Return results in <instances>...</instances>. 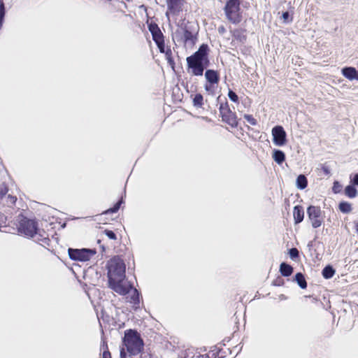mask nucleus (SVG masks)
Here are the masks:
<instances>
[{"instance_id":"c756f323","label":"nucleus","mask_w":358,"mask_h":358,"mask_svg":"<svg viewBox=\"0 0 358 358\" xmlns=\"http://www.w3.org/2000/svg\"><path fill=\"white\" fill-rule=\"evenodd\" d=\"M7 187L3 183H0V199H2L3 196L7 193Z\"/></svg>"},{"instance_id":"a211bd4d","label":"nucleus","mask_w":358,"mask_h":358,"mask_svg":"<svg viewBox=\"0 0 358 358\" xmlns=\"http://www.w3.org/2000/svg\"><path fill=\"white\" fill-rule=\"evenodd\" d=\"M273 159L278 164H281L285 159V155L281 150H275L273 153Z\"/></svg>"},{"instance_id":"dca6fc26","label":"nucleus","mask_w":358,"mask_h":358,"mask_svg":"<svg viewBox=\"0 0 358 358\" xmlns=\"http://www.w3.org/2000/svg\"><path fill=\"white\" fill-rule=\"evenodd\" d=\"M293 215L296 224L302 222L304 217V212L302 207L299 206H295L293 210Z\"/></svg>"},{"instance_id":"393cba45","label":"nucleus","mask_w":358,"mask_h":358,"mask_svg":"<svg viewBox=\"0 0 358 358\" xmlns=\"http://www.w3.org/2000/svg\"><path fill=\"white\" fill-rule=\"evenodd\" d=\"M130 292H131L130 302L136 303L138 301V293L137 290L136 289H133V287H131V289L129 290V293Z\"/></svg>"},{"instance_id":"4c0bfd02","label":"nucleus","mask_w":358,"mask_h":358,"mask_svg":"<svg viewBox=\"0 0 358 358\" xmlns=\"http://www.w3.org/2000/svg\"><path fill=\"white\" fill-rule=\"evenodd\" d=\"M102 358H111L110 353L108 350H104L103 352Z\"/></svg>"},{"instance_id":"c85d7f7f","label":"nucleus","mask_w":358,"mask_h":358,"mask_svg":"<svg viewBox=\"0 0 358 358\" xmlns=\"http://www.w3.org/2000/svg\"><path fill=\"white\" fill-rule=\"evenodd\" d=\"M228 96L230 99V100L236 103L238 101V97L237 94L232 90H229Z\"/></svg>"},{"instance_id":"f3484780","label":"nucleus","mask_w":358,"mask_h":358,"mask_svg":"<svg viewBox=\"0 0 358 358\" xmlns=\"http://www.w3.org/2000/svg\"><path fill=\"white\" fill-rule=\"evenodd\" d=\"M280 271L283 276L288 277L292 275L293 268L286 263H282L280 266Z\"/></svg>"},{"instance_id":"bb28decb","label":"nucleus","mask_w":358,"mask_h":358,"mask_svg":"<svg viewBox=\"0 0 358 358\" xmlns=\"http://www.w3.org/2000/svg\"><path fill=\"white\" fill-rule=\"evenodd\" d=\"M282 18L284 23H289L292 21V17L290 16L288 12H285L282 15Z\"/></svg>"},{"instance_id":"6ab92c4d","label":"nucleus","mask_w":358,"mask_h":358,"mask_svg":"<svg viewBox=\"0 0 358 358\" xmlns=\"http://www.w3.org/2000/svg\"><path fill=\"white\" fill-rule=\"evenodd\" d=\"M308 181L307 178L304 175H299L296 181V185L297 188L303 189L307 187Z\"/></svg>"},{"instance_id":"0eeeda50","label":"nucleus","mask_w":358,"mask_h":358,"mask_svg":"<svg viewBox=\"0 0 358 358\" xmlns=\"http://www.w3.org/2000/svg\"><path fill=\"white\" fill-rule=\"evenodd\" d=\"M69 254L72 259L85 262L89 260L95 252L87 249H69Z\"/></svg>"},{"instance_id":"39448f33","label":"nucleus","mask_w":358,"mask_h":358,"mask_svg":"<svg viewBox=\"0 0 358 358\" xmlns=\"http://www.w3.org/2000/svg\"><path fill=\"white\" fill-rule=\"evenodd\" d=\"M174 36L178 41H181L185 45L192 46L196 41L195 35L186 28H180L176 30Z\"/></svg>"},{"instance_id":"2eb2a0df","label":"nucleus","mask_w":358,"mask_h":358,"mask_svg":"<svg viewBox=\"0 0 358 358\" xmlns=\"http://www.w3.org/2000/svg\"><path fill=\"white\" fill-rule=\"evenodd\" d=\"M205 78L209 83L217 84L219 82L218 73L213 70H207L205 73Z\"/></svg>"},{"instance_id":"79ce46f5","label":"nucleus","mask_w":358,"mask_h":358,"mask_svg":"<svg viewBox=\"0 0 358 358\" xmlns=\"http://www.w3.org/2000/svg\"><path fill=\"white\" fill-rule=\"evenodd\" d=\"M324 171H325V173H329V171H328V170H327V168H324Z\"/></svg>"},{"instance_id":"4468645a","label":"nucleus","mask_w":358,"mask_h":358,"mask_svg":"<svg viewBox=\"0 0 358 358\" xmlns=\"http://www.w3.org/2000/svg\"><path fill=\"white\" fill-rule=\"evenodd\" d=\"M344 77L350 80H357V71L354 67H345L341 70Z\"/></svg>"},{"instance_id":"f8f14e48","label":"nucleus","mask_w":358,"mask_h":358,"mask_svg":"<svg viewBox=\"0 0 358 358\" xmlns=\"http://www.w3.org/2000/svg\"><path fill=\"white\" fill-rule=\"evenodd\" d=\"M182 5V0H169L166 15H168L169 13L173 14L178 13L180 10Z\"/></svg>"},{"instance_id":"a878e982","label":"nucleus","mask_w":358,"mask_h":358,"mask_svg":"<svg viewBox=\"0 0 358 358\" xmlns=\"http://www.w3.org/2000/svg\"><path fill=\"white\" fill-rule=\"evenodd\" d=\"M5 15V8L3 3L1 0H0V28L2 26L3 19Z\"/></svg>"},{"instance_id":"a19ab883","label":"nucleus","mask_w":358,"mask_h":358,"mask_svg":"<svg viewBox=\"0 0 358 358\" xmlns=\"http://www.w3.org/2000/svg\"><path fill=\"white\" fill-rule=\"evenodd\" d=\"M355 227L357 232L358 233V221L355 222Z\"/></svg>"},{"instance_id":"2f4dec72","label":"nucleus","mask_w":358,"mask_h":358,"mask_svg":"<svg viewBox=\"0 0 358 358\" xmlns=\"http://www.w3.org/2000/svg\"><path fill=\"white\" fill-rule=\"evenodd\" d=\"M121 203H122V201H118L114 206L113 208L108 209L106 213H115V212H117L119 210L120 207Z\"/></svg>"},{"instance_id":"7c9ffc66","label":"nucleus","mask_w":358,"mask_h":358,"mask_svg":"<svg viewBox=\"0 0 358 358\" xmlns=\"http://www.w3.org/2000/svg\"><path fill=\"white\" fill-rule=\"evenodd\" d=\"M244 118L252 125L257 124L256 120L250 115H245Z\"/></svg>"},{"instance_id":"7ed1b4c3","label":"nucleus","mask_w":358,"mask_h":358,"mask_svg":"<svg viewBox=\"0 0 358 358\" xmlns=\"http://www.w3.org/2000/svg\"><path fill=\"white\" fill-rule=\"evenodd\" d=\"M240 4L241 0H228L224 6L226 17L233 24H238L243 19Z\"/></svg>"},{"instance_id":"1a4fd4ad","label":"nucleus","mask_w":358,"mask_h":358,"mask_svg":"<svg viewBox=\"0 0 358 358\" xmlns=\"http://www.w3.org/2000/svg\"><path fill=\"white\" fill-rule=\"evenodd\" d=\"M208 45L203 44L200 46L198 51L190 57H187L189 60H192L207 64L208 59L207 57Z\"/></svg>"},{"instance_id":"e433bc0d","label":"nucleus","mask_w":358,"mask_h":358,"mask_svg":"<svg viewBox=\"0 0 358 358\" xmlns=\"http://www.w3.org/2000/svg\"><path fill=\"white\" fill-rule=\"evenodd\" d=\"M159 50L161 52H163L164 51V41H162L160 43H157Z\"/></svg>"},{"instance_id":"20e7f679","label":"nucleus","mask_w":358,"mask_h":358,"mask_svg":"<svg viewBox=\"0 0 358 358\" xmlns=\"http://www.w3.org/2000/svg\"><path fill=\"white\" fill-rule=\"evenodd\" d=\"M36 223L25 217L20 220L18 231L27 236L34 237L37 233Z\"/></svg>"},{"instance_id":"ea45409f","label":"nucleus","mask_w":358,"mask_h":358,"mask_svg":"<svg viewBox=\"0 0 358 358\" xmlns=\"http://www.w3.org/2000/svg\"><path fill=\"white\" fill-rule=\"evenodd\" d=\"M120 357L121 358H125L126 357V353L124 351V349H122V350L120 351Z\"/></svg>"},{"instance_id":"f03ea898","label":"nucleus","mask_w":358,"mask_h":358,"mask_svg":"<svg viewBox=\"0 0 358 358\" xmlns=\"http://www.w3.org/2000/svg\"><path fill=\"white\" fill-rule=\"evenodd\" d=\"M123 343L127 351L132 355L140 353L143 348V342L139 334L131 329L125 331Z\"/></svg>"},{"instance_id":"b1692460","label":"nucleus","mask_w":358,"mask_h":358,"mask_svg":"<svg viewBox=\"0 0 358 358\" xmlns=\"http://www.w3.org/2000/svg\"><path fill=\"white\" fill-rule=\"evenodd\" d=\"M203 96L200 94H197L195 95V96L193 99V103L195 106L201 107L203 104Z\"/></svg>"},{"instance_id":"f257e3e1","label":"nucleus","mask_w":358,"mask_h":358,"mask_svg":"<svg viewBox=\"0 0 358 358\" xmlns=\"http://www.w3.org/2000/svg\"><path fill=\"white\" fill-rule=\"evenodd\" d=\"M107 268L109 287L120 295L128 294L131 285L126 279L124 262L120 257H115L108 262Z\"/></svg>"},{"instance_id":"9d476101","label":"nucleus","mask_w":358,"mask_h":358,"mask_svg":"<svg viewBox=\"0 0 358 358\" xmlns=\"http://www.w3.org/2000/svg\"><path fill=\"white\" fill-rule=\"evenodd\" d=\"M220 113L224 122H227L232 127H235L238 125V121L235 113L228 109L227 107L221 106Z\"/></svg>"},{"instance_id":"72a5a7b5","label":"nucleus","mask_w":358,"mask_h":358,"mask_svg":"<svg viewBox=\"0 0 358 358\" xmlns=\"http://www.w3.org/2000/svg\"><path fill=\"white\" fill-rule=\"evenodd\" d=\"M341 185H340V183L337 181L334 182V186H333V191L335 192V193H338L341 192Z\"/></svg>"},{"instance_id":"37998d69","label":"nucleus","mask_w":358,"mask_h":358,"mask_svg":"<svg viewBox=\"0 0 358 358\" xmlns=\"http://www.w3.org/2000/svg\"><path fill=\"white\" fill-rule=\"evenodd\" d=\"M357 80H358V71H357Z\"/></svg>"},{"instance_id":"4be33fe9","label":"nucleus","mask_w":358,"mask_h":358,"mask_svg":"<svg viewBox=\"0 0 358 358\" xmlns=\"http://www.w3.org/2000/svg\"><path fill=\"white\" fill-rule=\"evenodd\" d=\"M295 280L296 281V282L298 283L301 288L305 289L307 287L306 281L302 273H296L295 275Z\"/></svg>"},{"instance_id":"f704fd0d","label":"nucleus","mask_w":358,"mask_h":358,"mask_svg":"<svg viewBox=\"0 0 358 358\" xmlns=\"http://www.w3.org/2000/svg\"><path fill=\"white\" fill-rule=\"evenodd\" d=\"M289 255L292 258L296 257L299 255V251L296 248H292L289 250Z\"/></svg>"},{"instance_id":"473e14b6","label":"nucleus","mask_w":358,"mask_h":358,"mask_svg":"<svg viewBox=\"0 0 358 358\" xmlns=\"http://www.w3.org/2000/svg\"><path fill=\"white\" fill-rule=\"evenodd\" d=\"M103 233L107 236L110 239L115 240L116 239V235L113 231L110 230H105Z\"/></svg>"},{"instance_id":"9b49d317","label":"nucleus","mask_w":358,"mask_h":358,"mask_svg":"<svg viewBox=\"0 0 358 358\" xmlns=\"http://www.w3.org/2000/svg\"><path fill=\"white\" fill-rule=\"evenodd\" d=\"M187 63L189 68L192 69V74L194 76H202L206 64L189 60L187 59Z\"/></svg>"},{"instance_id":"aec40b11","label":"nucleus","mask_w":358,"mask_h":358,"mask_svg":"<svg viewBox=\"0 0 358 358\" xmlns=\"http://www.w3.org/2000/svg\"><path fill=\"white\" fill-rule=\"evenodd\" d=\"M338 208L343 213H349L352 210L351 203L346 201L341 202L339 203Z\"/></svg>"},{"instance_id":"423d86ee","label":"nucleus","mask_w":358,"mask_h":358,"mask_svg":"<svg viewBox=\"0 0 358 358\" xmlns=\"http://www.w3.org/2000/svg\"><path fill=\"white\" fill-rule=\"evenodd\" d=\"M308 217L313 228H317L322 225V212L319 207L310 206L307 209Z\"/></svg>"},{"instance_id":"5701e85b","label":"nucleus","mask_w":358,"mask_h":358,"mask_svg":"<svg viewBox=\"0 0 358 358\" xmlns=\"http://www.w3.org/2000/svg\"><path fill=\"white\" fill-rule=\"evenodd\" d=\"M334 273V269L330 266H326L322 271V275L326 279L332 278Z\"/></svg>"},{"instance_id":"58836bf2","label":"nucleus","mask_w":358,"mask_h":358,"mask_svg":"<svg viewBox=\"0 0 358 358\" xmlns=\"http://www.w3.org/2000/svg\"><path fill=\"white\" fill-rule=\"evenodd\" d=\"M353 183L358 186V174H355L353 178Z\"/></svg>"},{"instance_id":"cd10ccee","label":"nucleus","mask_w":358,"mask_h":358,"mask_svg":"<svg viewBox=\"0 0 358 358\" xmlns=\"http://www.w3.org/2000/svg\"><path fill=\"white\" fill-rule=\"evenodd\" d=\"M215 84H213V83H208L205 85V90L206 92H208L209 94H213L214 92H215Z\"/></svg>"},{"instance_id":"412c9836","label":"nucleus","mask_w":358,"mask_h":358,"mask_svg":"<svg viewBox=\"0 0 358 358\" xmlns=\"http://www.w3.org/2000/svg\"><path fill=\"white\" fill-rule=\"evenodd\" d=\"M345 194L349 198H355L357 195V190L356 189V188L354 186L348 185L345 188Z\"/></svg>"},{"instance_id":"6e6552de","label":"nucleus","mask_w":358,"mask_h":358,"mask_svg":"<svg viewBox=\"0 0 358 358\" xmlns=\"http://www.w3.org/2000/svg\"><path fill=\"white\" fill-rule=\"evenodd\" d=\"M273 143L278 146H282L286 143V132L281 126H275L272 129Z\"/></svg>"},{"instance_id":"c9c22d12","label":"nucleus","mask_w":358,"mask_h":358,"mask_svg":"<svg viewBox=\"0 0 358 358\" xmlns=\"http://www.w3.org/2000/svg\"><path fill=\"white\" fill-rule=\"evenodd\" d=\"M7 199L9 200L7 201L8 203L13 204L16 201V197L8 195Z\"/></svg>"},{"instance_id":"ddd939ff","label":"nucleus","mask_w":358,"mask_h":358,"mask_svg":"<svg viewBox=\"0 0 358 358\" xmlns=\"http://www.w3.org/2000/svg\"><path fill=\"white\" fill-rule=\"evenodd\" d=\"M149 30L150 31L152 35V38L156 43H160L164 41L163 34L157 24H150Z\"/></svg>"}]
</instances>
